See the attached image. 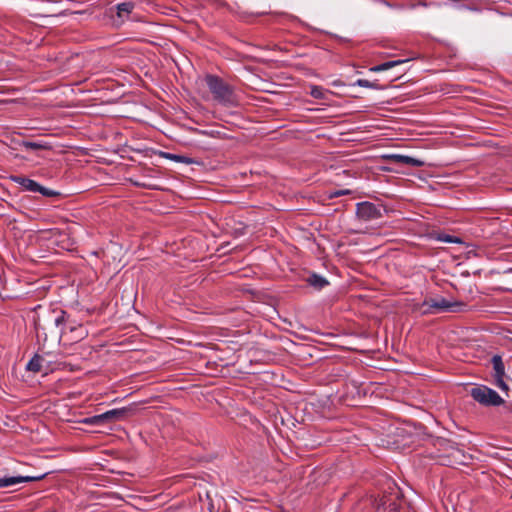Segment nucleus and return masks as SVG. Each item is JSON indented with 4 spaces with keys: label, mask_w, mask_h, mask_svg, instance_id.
<instances>
[{
    "label": "nucleus",
    "mask_w": 512,
    "mask_h": 512,
    "mask_svg": "<svg viewBox=\"0 0 512 512\" xmlns=\"http://www.w3.org/2000/svg\"><path fill=\"white\" fill-rule=\"evenodd\" d=\"M205 81L213 94L214 100L222 104H232L234 102L233 90L223 80L213 75H207Z\"/></svg>",
    "instance_id": "1"
},
{
    "label": "nucleus",
    "mask_w": 512,
    "mask_h": 512,
    "mask_svg": "<svg viewBox=\"0 0 512 512\" xmlns=\"http://www.w3.org/2000/svg\"><path fill=\"white\" fill-rule=\"evenodd\" d=\"M463 306L460 302H452L444 297H437V298H429L425 300L422 305L421 309L424 314L427 313H433L434 311H445V310H452L457 311L458 307Z\"/></svg>",
    "instance_id": "2"
},
{
    "label": "nucleus",
    "mask_w": 512,
    "mask_h": 512,
    "mask_svg": "<svg viewBox=\"0 0 512 512\" xmlns=\"http://www.w3.org/2000/svg\"><path fill=\"white\" fill-rule=\"evenodd\" d=\"M472 398L482 405H500L503 399L492 389L486 386H478L471 389Z\"/></svg>",
    "instance_id": "3"
},
{
    "label": "nucleus",
    "mask_w": 512,
    "mask_h": 512,
    "mask_svg": "<svg viewBox=\"0 0 512 512\" xmlns=\"http://www.w3.org/2000/svg\"><path fill=\"white\" fill-rule=\"evenodd\" d=\"M130 411H131V409L126 408V407L119 408V409H113V410L107 411L103 414L96 415V416H93L90 418H86L83 422L85 424L93 425V424H99V423L106 422V421L123 420L124 418H126L128 416Z\"/></svg>",
    "instance_id": "4"
},
{
    "label": "nucleus",
    "mask_w": 512,
    "mask_h": 512,
    "mask_svg": "<svg viewBox=\"0 0 512 512\" xmlns=\"http://www.w3.org/2000/svg\"><path fill=\"white\" fill-rule=\"evenodd\" d=\"M356 213L357 216L364 221L378 219L382 216L381 210L370 202H362L357 204Z\"/></svg>",
    "instance_id": "5"
},
{
    "label": "nucleus",
    "mask_w": 512,
    "mask_h": 512,
    "mask_svg": "<svg viewBox=\"0 0 512 512\" xmlns=\"http://www.w3.org/2000/svg\"><path fill=\"white\" fill-rule=\"evenodd\" d=\"M492 364H493V370H494V381L495 384L502 390L507 392L508 391V385L504 381L505 377V369L504 364L502 362V359L500 356L495 355L492 358Z\"/></svg>",
    "instance_id": "6"
},
{
    "label": "nucleus",
    "mask_w": 512,
    "mask_h": 512,
    "mask_svg": "<svg viewBox=\"0 0 512 512\" xmlns=\"http://www.w3.org/2000/svg\"><path fill=\"white\" fill-rule=\"evenodd\" d=\"M45 474L37 476H15V477H3L0 478V487H9L17 485L22 482L37 481L43 479Z\"/></svg>",
    "instance_id": "7"
},
{
    "label": "nucleus",
    "mask_w": 512,
    "mask_h": 512,
    "mask_svg": "<svg viewBox=\"0 0 512 512\" xmlns=\"http://www.w3.org/2000/svg\"><path fill=\"white\" fill-rule=\"evenodd\" d=\"M386 158L390 162L395 163V164H402V165H408V166H413V167H421L424 165V162L419 159H416V158H413L410 156H406V155H401V154H391V155L386 156Z\"/></svg>",
    "instance_id": "8"
},
{
    "label": "nucleus",
    "mask_w": 512,
    "mask_h": 512,
    "mask_svg": "<svg viewBox=\"0 0 512 512\" xmlns=\"http://www.w3.org/2000/svg\"><path fill=\"white\" fill-rule=\"evenodd\" d=\"M12 180L27 191L36 192L37 190L40 189V184H38L36 181L32 179L23 176H13Z\"/></svg>",
    "instance_id": "9"
},
{
    "label": "nucleus",
    "mask_w": 512,
    "mask_h": 512,
    "mask_svg": "<svg viewBox=\"0 0 512 512\" xmlns=\"http://www.w3.org/2000/svg\"><path fill=\"white\" fill-rule=\"evenodd\" d=\"M69 334H70L69 339L71 341L77 342V341L84 339L87 336L88 332L85 329V327H83L82 325H79L77 327H71Z\"/></svg>",
    "instance_id": "10"
},
{
    "label": "nucleus",
    "mask_w": 512,
    "mask_h": 512,
    "mask_svg": "<svg viewBox=\"0 0 512 512\" xmlns=\"http://www.w3.org/2000/svg\"><path fill=\"white\" fill-rule=\"evenodd\" d=\"M407 60H396V61H389V62H385L383 64H380V65H377V66H374L370 69V71L372 72H381V71H385V70H388L390 68H393L397 65H400L404 62H406Z\"/></svg>",
    "instance_id": "11"
},
{
    "label": "nucleus",
    "mask_w": 512,
    "mask_h": 512,
    "mask_svg": "<svg viewBox=\"0 0 512 512\" xmlns=\"http://www.w3.org/2000/svg\"><path fill=\"white\" fill-rule=\"evenodd\" d=\"M165 158L167 159H170V160H173V161H177V162H182V163H185V164H194L196 163V161L192 158H189L187 156H184V155H177V154H171V153H163L162 154Z\"/></svg>",
    "instance_id": "12"
},
{
    "label": "nucleus",
    "mask_w": 512,
    "mask_h": 512,
    "mask_svg": "<svg viewBox=\"0 0 512 512\" xmlns=\"http://www.w3.org/2000/svg\"><path fill=\"white\" fill-rule=\"evenodd\" d=\"M308 283L312 286H314L315 288H318V289H321L323 288L324 286H326L328 284L327 280L321 276H318L316 274H313L311 275L308 279H307Z\"/></svg>",
    "instance_id": "13"
},
{
    "label": "nucleus",
    "mask_w": 512,
    "mask_h": 512,
    "mask_svg": "<svg viewBox=\"0 0 512 512\" xmlns=\"http://www.w3.org/2000/svg\"><path fill=\"white\" fill-rule=\"evenodd\" d=\"M23 147L26 149H32V150H47L50 149V146L46 143H38V142H30L25 141L22 143Z\"/></svg>",
    "instance_id": "14"
},
{
    "label": "nucleus",
    "mask_w": 512,
    "mask_h": 512,
    "mask_svg": "<svg viewBox=\"0 0 512 512\" xmlns=\"http://www.w3.org/2000/svg\"><path fill=\"white\" fill-rule=\"evenodd\" d=\"M134 8V4L132 2H124L117 5L118 16H123V14H129Z\"/></svg>",
    "instance_id": "15"
},
{
    "label": "nucleus",
    "mask_w": 512,
    "mask_h": 512,
    "mask_svg": "<svg viewBox=\"0 0 512 512\" xmlns=\"http://www.w3.org/2000/svg\"><path fill=\"white\" fill-rule=\"evenodd\" d=\"M41 357L35 356L33 357L29 363L27 364V369L33 372H38L41 370Z\"/></svg>",
    "instance_id": "16"
},
{
    "label": "nucleus",
    "mask_w": 512,
    "mask_h": 512,
    "mask_svg": "<svg viewBox=\"0 0 512 512\" xmlns=\"http://www.w3.org/2000/svg\"><path fill=\"white\" fill-rule=\"evenodd\" d=\"M326 93H330L329 91H325L322 87L320 86H312L311 87V91H310V94L312 97H314L315 99H324L325 98V95Z\"/></svg>",
    "instance_id": "17"
},
{
    "label": "nucleus",
    "mask_w": 512,
    "mask_h": 512,
    "mask_svg": "<svg viewBox=\"0 0 512 512\" xmlns=\"http://www.w3.org/2000/svg\"><path fill=\"white\" fill-rule=\"evenodd\" d=\"M36 192H39V193H41L42 195H44V196H48V197H52V196H56V195H58V193H57V192L52 191V190H49V189H47V188H45V187H43V186H41V185H40V189H39V190H37Z\"/></svg>",
    "instance_id": "18"
},
{
    "label": "nucleus",
    "mask_w": 512,
    "mask_h": 512,
    "mask_svg": "<svg viewBox=\"0 0 512 512\" xmlns=\"http://www.w3.org/2000/svg\"><path fill=\"white\" fill-rule=\"evenodd\" d=\"M35 330H36V336L38 339H41L43 338L44 341H46L47 339V335L44 331V328L41 327L39 324H36V327H35Z\"/></svg>",
    "instance_id": "19"
},
{
    "label": "nucleus",
    "mask_w": 512,
    "mask_h": 512,
    "mask_svg": "<svg viewBox=\"0 0 512 512\" xmlns=\"http://www.w3.org/2000/svg\"><path fill=\"white\" fill-rule=\"evenodd\" d=\"M356 84L360 87L375 88V85L373 83L365 79H358Z\"/></svg>",
    "instance_id": "20"
},
{
    "label": "nucleus",
    "mask_w": 512,
    "mask_h": 512,
    "mask_svg": "<svg viewBox=\"0 0 512 512\" xmlns=\"http://www.w3.org/2000/svg\"><path fill=\"white\" fill-rule=\"evenodd\" d=\"M349 193H350L349 190H339V191L334 192L331 196L332 197H338V196L346 195V194H349Z\"/></svg>",
    "instance_id": "21"
},
{
    "label": "nucleus",
    "mask_w": 512,
    "mask_h": 512,
    "mask_svg": "<svg viewBox=\"0 0 512 512\" xmlns=\"http://www.w3.org/2000/svg\"><path fill=\"white\" fill-rule=\"evenodd\" d=\"M64 314H65L64 312H61V316H59L58 318L55 319L54 323H55L56 326H59L60 324L63 323V321H64Z\"/></svg>",
    "instance_id": "22"
},
{
    "label": "nucleus",
    "mask_w": 512,
    "mask_h": 512,
    "mask_svg": "<svg viewBox=\"0 0 512 512\" xmlns=\"http://www.w3.org/2000/svg\"><path fill=\"white\" fill-rule=\"evenodd\" d=\"M445 241H447V242H453V239H452V237L448 236V237H446V238H445Z\"/></svg>",
    "instance_id": "23"
}]
</instances>
